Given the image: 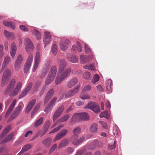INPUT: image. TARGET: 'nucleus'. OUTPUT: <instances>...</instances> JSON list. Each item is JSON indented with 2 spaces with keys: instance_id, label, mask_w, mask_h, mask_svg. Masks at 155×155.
Masks as SVG:
<instances>
[{
  "instance_id": "f257e3e1",
  "label": "nucleus",
  "mask_w": 155,
  "mask_h": 155,
  "mask_svg": "<svg viewBox=\"0 0 155 155\" xmlns=\"http://www.w3.org/2000/svg\"><path fill=\"white\" fill-rule=\"evenodd\" d=\"M67 65V63L64 59H61L59 62V69L54 83L56 85L60 84L66 78L69 76L71 72V68L64 71L65 67Z\"/></svg>"
},
{
  "instance_id": "f03ea898",
  "label": "nucleus",
  "mask_w": 155,
  "mask_h": 155,
  "mask_svg": "<svg viewBox=\"0 0 155 155\" xmlns=\"http://www.w3.org/2000/svg\"><path fill=\"white\" fill-rule=\"evenodd\" d=\"M3 71V73L1 84L2 87H4L8 82L11 75V70L8 68H4L3 71Z\"/></svg>"
},
{
  "instance_id": "7ed1b4c3",
  "label": "nucleus",
  "mask_w": 155,
  "mask_h": 155,
  "mask_svg": "<svg viewBox=\"0 0 155 155\" xmlns=\"http://www.w3.org/2000/svg\"><path fill=\"white\" fill-rule=\"evenodd\" d=\"M24 107L22 102H20L18 105L14 110L10 116L9 120L11 121L15 118L21 112Z\"/></svg>"
},
{
  "instance_id": "20e7f679",
  "label": "nucleus",
  "mask_w": 155,
  "mask_h": 155,
  "mask_svg": "<svg viewBox=\"0 0 155 155\" xmlns=\"http://www.w3.org/2000/svg\"><path fill=\"white\" fill-rule=\"evenodd\" d=\"M84 108L90 109L95 113H97L100 111V108L99 106L97 103L93 102H89L84 107Z\"/></svg>"
},
{
  "instance_id": "39448f33",
  "label": "nucleus",
  "mask_w": 155,
  "mask_h": 155,
  "mask_svg": "<svg viewBox=\"0 0 155 155\" xmlns=\"http://www.w3.org/2000/svg\"><path fill=\"white\" fill-rule=\"evenodd\" d=\"M24 45L26 51L28 53L31 52L34 49V47L33 43L29 38H25Z\"/></svg>"
},
{
  "instance_id": "423d86ee",
  "label": "nucleus",
  "mask_w": 155,
  "mask_h": 155,
  "mask_svg": "<svg viewBox=\"0 0 155 155\" xmlns=\"http://www.w3.org/2000/svg\"><path fill=\"white\" fill-rule=\"evenodd\" d=\"M16 80L14 79H12L9 82L6 88L4 94L6 95L11 92L14 88Z\"/></svg>"
},
{
  "instance_id": "0eeeda50",
  "label": "nucleus",
  "mask_w": 155,
  "mask_h": 155,
  "mask_svg": "<svg viewBox=\"0 0 155 155\" xmlns=\"http://www.w3.org/2000/svg\"><path fill=\"white\" fill-rule=\"evenodd\" d=\"M23 60L24 58L21 54H18L17 58L15 62L14 65L15 69V71H18L19 69Z\"/></svg>"
},
{
  "instance_id": "6e6552de",
  "label": "nucleus",
  "mask_w": 155,
  "mask_h": 155,
  "mask_svg": "<svg viewBox=\"0 0 155 155\" xmlns=\"http://www.w3.org/2000/svg\"><path fill=\"white\" fill-rule=\"evenodd\" d=\"M64 109V106L63 105L60 106L56 111L53 115L52 119L54 122L62 114Z\"/></svg>"
},
{
  "instance_id": "1a4fd4ad",
  "label": "nucleus",
  "mask_w": 155,
  "mask_h": 155,
  "mask_svg": "<svg viewBox=\"0 0 155 155\" xmlns=\"http://www.w3.org/2000/svg\"><path fill=\"white\" fill-rule=\"evenodd\" d=\"M41 59V55L39 52H38L36 53V55L34 60V64L33 70V71L35 72L37 69L38 65L39 64Z\"/></svg>"
},
{
  "instance_id": "9d476101",
  "label": "nucleus",
  "mask_w": 155,
  "mask_h": 155,
  "mask_svg": "<svg viewBox=\"0 0 155 155\" xmlns=\"http://www.w3.org/2000/svg\"><path fill=\"white\" fill-rule=\"evenodd\" d=\"M44 47L45 48L47 45L49 44L51 41V37L49 32L46 31L44 33Z\"/></svg>"
},
{
  "instance_id": "9b49d317",
  "label": "nucleus",
  "mask_w": 155,
  "mask_h": 155,
  "mask_svg": "<svg viewBox=\"0 0 155 155\" xmlns=\"http://www.w3.org/2000/svg\"><path fill=\"white\" fill-rule=\"evenodd\" d=\"M70 43V41L67 39L62 40L60 43V47L61 50L63 51L66 50L68 49V46Z\"/></svg>"
},
{
  "instance_id": "f8f14e48",
  "label": "nucleus",
  "mask_w": 155,
  "mask_h": 155,
  "mask_svg": "<svg viewBox=\"0 0 155 155\" xmlns=\"http://www.w3.org/2000/svg\"><path fill=\"white\" fill-rule=\"evenodd\" d=\"M68 132L67 130L64 129L62 130L58 133L57 134L55 138L53 140V142H55L58 140H59L66 135Z\"/></svg>"
},
{
  "instance_id": "ddd939ff",
  "label": "nucleus",
  "mask_w": 155,
  "mask_h": 155,
  "mask_svg": "<svg viewBox=\"0 0 155 155\" xmlns=\"http://www.w3.org/2000/svg\"><path fill=\"white\" fill-rule=\"evenodd\" d=\"M81 131V128L80 127H77L72 130L73 135L71 137L72 141L75 140L78 138V134L80 133Z\"/></svg>"
},
{
  "instance_id": "4468645a",
  "label": "nucleus",
  "mask_w": 155,
  "mask_h": 155,
  "mask_svg": "<svg viewBox=\"0 0 155 155\" xmlns=\"http://www.w3.org/2000/svg\"><path fill=\"white\" fill-rule=\"evenodd\" d=\"M22 83L20 82H18L17 83L16 86L13 91L9 95L11 97L17 95L18 92L21 90Z\"/></svg>"
},
{
  "instance_id": "2eb2a0df",
  "label": "nucleus",
  "mask_w": 155,
  "mask_h": 155,
  "mask_svg": "<svg viewBox=\"0 0 155 155\" xmlns=\"http://www.w3.org/2000/svg\"><path fill=\"white\" fill-rule=\"evenodd\" d=\"M35 103L36 100L35 99L32 100L29 102L25 110V113H28L31 111Z\"/></svg>"
},
{
  "instance_id": "dca6fc26",
  "label": "nucleus",
  "mask_w": 155,
  "mask_h": 155,
  "mask_svg": "<svg viewBox=\"0 0 155 155\" xmlns=\"http://www.w3.org/2000/svg\"><path fill=\"white\" fill-rule=\"evenodd\" d=\"M54 92V90L53 89H51L48 92L44 102L45 105L50 100L51 97L52 96Z\"/></svg>"
},
{
  "instance_id": "f3484780",
  "label": "nucleus",
  "mask_w": 155,
  "mask_h": 155,
  "mask_svg": "<svg viewBox=\"0 0 155 155\" xmlns=\"http://www.w3.org/2000/svg\"><path fill=\"white\" fill-rule=\"evenodd\" d=\"M78 80L76 78H71L68 82L67 87L69 88L73 87L78 83Z\"/></svg>"
},
{
  "instance_id": "a211bd4d",
  "label": "nucleus",
  "mask_w": 155,
  "mask_h": 155,
  "mask_svg": "<svg viewBox=\"0 0 155 155\" xmlns=\"http://www.w3.org/2000/svg\"><path fill=\"white\" fill-rule=\"evenodd\" d=\"M57 72L56 67L55 66H53L51 68L48 75L55 78Z\"/></svg>"
},
{
  "instance_id": "6ab92c4d",
  "label": "nucleus",
  "mask_w": 155,
  "mask_h": 155,
  "mask_svg": "<svg viewBox=\"0 0 155 155\" xmlns=\"http://www.w3.org/2000/svg\"><path fill=\"white\" fill-rule=\"evenodd\" d=\"M14 137V134L12 133H10L7 137H5L0 142V144H2L12 140L13 139Z\"/></svg>"
},
{
  "instance_id": "aec40b11",
  "label": "nucleus",
  "mask_w": 155,
  "mask_h": 155,
  "mask_svg": "<svg viewBox=\"0 0 155 155\" xmlns=\"http://www.w3.org/2000/svg\"><path fill=\"white\" fill-rule=\"evenodd\" d=\"M17 48L15 44L13 42L11 46V50L10 51V54L12 58H14L16 52Z\"/></svg>"
},
{
  "instance_id": "412c9836",
  "label": "nucleus",
  "mask_w": 155,
  "mask_h": 155,
  "mask_svg": "<svg viewBox=\"0 0 155 155\" xmlns=\"http://www.w3.org/2000/svg\"><path fill=\"white\" fill-rule=\"evenodd\" d=\"M51 138L48 137L43 140L42 141V143L44 147L46 148H48L51 145Z\"/></svg>"
},
{
  "instance_id": "4be33fe9",
  "label": "nucleus",
  "mask_w": 155,
  "mask_h": 155,
  "mask_svg": "<svg viewBox=\"0 0 155 155\" xmlns=\"http://www.w3.org/2000/svg\"><path fill=\"white\" fill-rule=\"evenodd\" d=\"M12 127L11 125H9L5 127L0 135V140L3 138L10 131Z\"/></svg>"
},
{
  "instance_id": "5701e85b",
  "label": "nucleus",
  "mask_w": 155,
  "mask_h": 155,
  "mask_svg": "<svg viewBox=\"0 0 155 155\" xmlns=\"http://www.w3.org/2000/svg\"><path fill=\"white\" fill-rule=\"evenodd\" d=\"M16 100H14L13 101L12 103L10 105L7 111L6 116H8L10 114L15 106L16 104Z\"/></svg>"
},
{
  "instance_id": "b1692460",
  "label": "nucleus",
  "mask_w": 155,
  "mask_h": 155,
  "mask_svg": "<svg viewBox=\"0 0 155 155\" xmlns=\"http://www.w3.org/2000/svg\"><path fill=\"white\" fill-rule=\"evenodd\" d=\"M69 140L68 139L65 138L63 140L60 142L58 148L61 149L62 147L66 146L69 143Z\"/></svg>"
},
{
  "instance_id": "393cba45",
  "label": "nucleus",
  "mask_w": 155,
  "mask_h": 155,
  "mask_svg": "<svg viewBox=\"0 0 155 155\" xmlns=\"http://www.w3.org/2000/svg\"><path fill=\"white\" fill-rule=\"evenodd\" d=\"M10 58L8 56L6 57L4 59L2 65V69L1 71H2L4 68L6 67L7 65L10 62Z\"/></svg>"
},
{
  "instance_id": "a878e982",
  "label": "nucleus",
  "mask_w": 155,
  "mask_h": 155,
  "mask_svg": "<svg viewBox=\"0 0 155 155\" xmlns=\"http://www.w3.org/2000/svg\"><path fill=\"white\" fill-rule=\"evenodd\" d=\"M98 141L97 140H94L92 143V144L93 145V146H92V147H90L89 145H87L85 147L86 150H93L95 148L96 146H97Z\"/></svg>"
},
{
  "instance_id": "bb28decb",
  "label": "nucleus",
  "mask_w": 155,
  "mask_h": 155,
  "mask_svg": "<svg viewBox=\"0 0 155 155\" xmlns=\"http://www.w3.org/2000/svg\"><path fill=\"white\" fill-rule=\"evenodd\" d=\"M77 46L75 45L72 46L71 48V50L73 51H78L79 52H81L82 51V47L80 43L78 42H77Z\"/></svg>"
},
{
  "instance_id": "cd10ccee",
  "label": "nucleus",
  "mask_w": 155,
  "mask_h": 155,
  "mask_svg": "<svg viewBox=\"0 0 155 155\" xmlns=\"http://www.w3.org/2000/svg\"><path fill=\"white\" fill-rule=\"evenodd\" d=\"M81 120L80 113H76L73 115L71 119V122H75L76 121Z\"/></svg>"
},
{
  "instance_id": "c85d7f7f",
  "label": "nucleus",
  "mask_w": 155,
  "mask_h": 155,
  "mask_svg": "<svg viewBox=\"0 0 155 155\" xmlns=\"http://www.w3.org/2000/svg\"><path fill=\"white\" fill-rule=\"evenodd\" d=\"M3 24L5 26L9 27L12 29H14L15 28V25L12 22L4 21H3Z\"/></svg>"
},
{
  "instance_id": "c756f323",
  "label": "nucleus",
  "mask_w": 155,
  "mask_h": 155,
  "mask_svg": "<svg viewBox=\"0 0 155 155\" xmlns=\"http://www.w3.org/2000/svg\"><path fill=\"white\" fill-rule=\"evenodd\" d=\"M49 67H47L43 69L40 75V78H44L46 75L49 70Z\"/></svg>"
},
{
  "instance_id": "7c9ffc66",
  "label": "nucleus",
  "mask_w": 155,
  "mask_h": 155,
  "mask_svg": "<svg viewBox=\"0 0 155 155\" xmlns=\"http://www.w3.org/2000/svg\"><path fill=\"white\" fill-rule=\"evenodd\" d=\"M31 145L30 144H28L25 145L21 151L18 153V155H20L25 152L28 151L31 147Z\"/></svg>"
},
{
  "instance_id": "2f4dec72",
  "label": "nucleus",
  "mask_w": 155,
  "mask_h": 155,
  "mask_svg": "<svg viewBox=\"0 0 155 155\" xmlns=\"http://www.w3.org/2000/svg\"><path fill=\"white\" fill-rule=\"evenodd\" d=\"M80 114L81 120H87L89 119L88 114L86 112L80 113Z\"/></svg>"
},
{
  "instance_id": "473e14b6",
  "label": "nucleus",
  "mask_w": 155,
  "mask_h": 155,
  "mask_svg": "<svg viewBox=\"0 0 155 155\" xmlns=\"http://www.w3.org/2000/svg\"><path fill=\"white\" fill-rule=\"evenodd\" d=\"M69 115L68 114L65 115L64 116L58 120L57 121V123H59L60 124L62 122H63L66 121L69 117Z\"/></svg>"
},
{
  "instance_id": "72a5a7b5",
  "label": "nucleus",
  "mask_w": 155,
  "mask_h": 155,
  "mask_svg": "<svg viewBox=\"0 0 155 155\" xmlns=\"http://www.w3.org/2000/svg\"><path fill=\"white\" fill-rule=\"evenodd\" d=\"M116 147L115 144V141L114 140H110V142L108 144V148L109 149L112 150L114 149Z\"/></svg>"
},
{
  "instance_id": "f704fd0d",
  "label": "nucleus",
  "mask_w": 155,
  "mask_h": 155,
  "mask_svg": "<svg viewBox=\"0 0 155 155\" xmlns=\"http://www.w3.org/2000/svg\"><path fill=\"white\" fill-rule=\"evenodd\" d=\"M107 84L106 89L110 92L112 91V88L111 87L112 86V81L111 80H108L107 81Z\"/></svg>"
},
{
  "instance_id": "c9c22d12",
  "label": "nucleus",
  "mask_w": 155,
  "mask_h": 155,
  "mask_svg": "<svg viewBox=\"0 0 155 155\" xmlns=\"http://www.w3.org/2000/svg\"><path fill=\"white\" fill-rule=\"evenodd\" d=\"M90 130L92 133H96L98 130V125L97 124L94 123L90 127Z\"/></svg>"
},
{
  "instance_id": "e433bc0d",
  "label": "nucleus",
  "mask_w": 155,
  "mask_h": 155,
  "mask_svg": "<svg viewBox=\"0 0 155 155\" xmlns=\"http://www.w3.org/2000/svg\"><path fill=\"white\" fill-rule=\"evenodd\" d=\"M67 58L69 61L73 63H76L78 61L77 57L75 55H72L71 57H69L68 55Z\"/></svg>"
},
{
  "instance_id": "4c0bfd02",
  "label": "nucleus",
  "mask_w": 155,
  "mask_h": 155,
  "mask_svg": "<svg viewBox=\"0 0 155 155\" xmlns=\"http://www.w3.org/2000/svg\"><path fill=\"white\" fill-rule=\"evenodd\" d=\"M40 105L41 104L39 103L35 106L31 113V117H34L35 113L39 110L40 107Z\"/></svg>"
},
{
  "instance_id": "58836bf2",
  "label": "nucleus",
  "mask_w": 155,
  "mask_h": 155,
  "mask_svg": "<svg viewBox=\"0 0 155 155\" xmlns=\"http://www.w3.org/2000/svg\"><path fill=\"white\" fill-rule=\"evenodd\" d=\"M44 118L43 117H41L35 122L34 126L35 127H37L41 125L43 122Z\"/></svg>"
},
{
  "instance_id": "ea45409f",
  "label": "nucleus",
  "mask_w": 155,
  "mask_h": 155,
  "mask_svg": "<svg viewBox=\"0 0 155 155\" xmlns=\"http://www.w3.org/2000/svg\"><path fill=\"white\" fill-rule=\"evenodd\" d=\"M31 32L32 34L36 36L37 39L39 40L41 38V34L38 31L34 29Z\"/></svg>"
},
{
  "instance_id": "a19ab883",
  "label": "nucleus",
  "mask_w": 155,
  "mask_h": 155,
  "mask_svg": "<svg viewBox=\"0 0 155 155\" xmlns=\"http://www.w3.org/2000/svg\"><path fill=\"white\" fill-rule=\"evenodd\" d=\"M54 78L48 75L45 81V84L46 85H48L51 83L54 80Z\"/></svg>"
},
{
  "instance_id": "79ce46f5",
  "label": "nucleus",
  "mask_w": 155,
  "mask_h": 155,
  "mask_svg": "<svg viewBox=\"0 0 155 155\" xmlns=\"http://www.w3.org/2000/svg\"><path fill=\"white\" fill-rule=\"evenodd\" d=\"M92 88V86L90 84H87L85 85L82 91V92H88L90 91Z\"/></svg>"
},
{
  "instance_id": "37998d69",
  "label": "nucleus",
  "mask_w": 155,
  "mask_h": 155,
  "mask_svg": "<svg viewBox=\"0 0 155 155\" xmlns=\"http://www.w3.org/2000/svg\"><path fill=\"white\" fill-rule=\"evenodd\" d=\"M85 140V138L84 137H82L80 138L77 141H72L73 144L77 145L82 143Z\"/></svg>"
},
{
  "instance_id": "c03bdc74",
  "label": "nucleus",
  "mask_w": 155,
  "mask_h": 155,
  "mask_svg": "<svg viewBox=\"0 0 155 155\" xmlns=\"http://www.w3.org/2000/svg\"><path fill=\"white\" fill-rule=\"evenodd\" d=\"M99 116L101 118L104 117L107 119H109L110 117V115L106 111L101 112Z\"/></svg>"
},
{
  "instance_id": "a18cd8bd",
  "label": "nucleus",
  "mask_w": 155,
  "mask_h": 155,
  "mask_svg": "<svg viewBox=\"0 0 155 155\" xmlns=\"http://www.w3.org/2000/svg\"><path fill=\"white\" fill-rule=\"evenodd\" d=\"M84 68L93 71H94L96 70V69L94 67L93 64H92L86 65L84 67Z\"/></svg>"
},
{
  "instance_id": "49530a36",
  "label": "nucleus",
  "mask_w": 155,
  "mask_h": 155,
  "mask_svg": "<svg viewBox=\"0 0 155 155\" xmlns=\"http://www.w3.org/2000/svg\"><path fill=\"white\" fill-rule=\"evenodd\" d=\"M31 65V64L25 63L24 69V72L25 74H26L28 72Z\"/></svg>"
},
{
  "instance_id": "de8ad7c7",
  "label": "nucleus",
  "mask_w": 155,
  "mask_h": 155,
  "mask_svg": "<svg viewBox=\"0 0 155 155\" xmlns=\"http://www.w3.org/2000/svg\"><path fill=\"white\" fill-rule=\"evenodd\" d=\"M80 97L84 100L89 99L90 98V96L88 94L83 93L82 92L80 96Z\"/></svg>"
},
{
  "instance_id": "09e8293b",
  "label": "nucleus",
  "mask_w": 155,
  "mask_h": 155,
  "mask_svg": "<svg viewBox=\"0 0 155 155\" xmlns=\"http://www.w3.org/2000/svg\"><path fill=\"white\" fill-rule=\"evenodd\" d=\"M99 76L97 74H95L92 80V82L93 84L95 83L99 80Z\"/></svg>"
},
{
  "instance_id": "8fccbe9b",
  "label": "nucleus",
  "mask_w": 155,
  "mask_h": 155,
  "mask_svg": "<svg viewBox=\"0 0 155 155\" xmlns=\"http://www.w3.org/2000/svg\"><path fill=\"white\" fill-rule=\"evenodd\" d=\"M64 126V125L62 124L60 125L58 127H55L53 130L51 131L49 133V134H51L56 132L59 130L61 128H62Z\"/></svg>"
},
{
  "instance_id": "3c124183",
  "label": "nucleus",
  "mask_w": 155,
  "mask_h": 155,
  "mask_svg": "<svg viewBox=\"0 0 155 155\" xmlns=\"http://www.w3.org/2000/svg\"><path fill=\"white\" fill-rule=\"evenodd\" d=\"M4 34L5 36L7 38H10L12 36H13L14 35L13 33L9 32L6 30H4Z\"/></svg>"
},
{
  "instance_id": "603ef678",
  "label": "nucleus",
  "mask_w": 155,
  "mask_h": 155,
  "mask_svg": "<svg viewBox=\"0 0 155 155\" xmlns=\"http://www.w3.org/2000/svg\"><path fill=\"white\" fill-rule=\"evenodd\" d=\"M51 51L54 55H56L57 52V47L55 44H54L52 45L51 48Z\"/></svg>"
},
{
  "instance_id": "864d4df0",
  "label": "nucleus",
  "mask_w": 155,
  "mask_h": 155,
  "mask_svg": "<svg viewBox=\"0 0 155 155\" xmlns=\"http://www.w3.org/2000/svg\"><path fill=\"white\" fill-rule=\"evenodd\" d=\"M113 133L114 136L116 137L118 135V131L116 125H114L113 127Z\"/></svg>"
},
{
  "instance_id": "5fc2aeb1",
  "label": "nucleus",
  "mask_w": 155,
  "mask_h": 155,
  "mask_svg": "<svg viewBox=\"0 0 155 155\" xmlns=\"http://www.w3.org/2000/svg\"><path fill=\"white\" fill-rule=\"evenodd\" d=\"M33 56L32 54H30L26 63L31 64L33 60Z\"/></svg>"
},
{
  "instance_id": "6e6d98bb",
  "label": "nucleus",
  "mask_w": 155,
  "mask_h": 155,
  "mask_svg": "<svg viewBox=\"0 0 155 155\" xmlns=\"http://www.w3.org/2000/svg\"><path fill=\"white\" fill-rule=\"evenodd\" d=\"M74 95L72 90H70L65 95L66 97L72 96Z\"/></svg>"
},
{
  "instance_id": "4d7b16f0",
  "label": "nucleus",
  "mask_w": 155,
  "mask_h": 155,
  "mask_svg": "<svg viewBox=\"0 0 155 155\" xmlns=\"http://www.w3.org/2000/svg\"><path fill=\"white\" fill-rule=\"evenodd\" d=\"M83 76L85 79H88L91 77V74L89 72H86L84 73Z\"/></svg>"
},
{
  "instance_id": "13d9d810",
  "label": "nucleus",
  "mask_w": 155,
  "mask_h": 155,
  "mask_svg": "<svg viewBox=\"0 0 155 155\" xmlns=\"http://www.w3.org/2000/svg\"><path fill=\"white\" fill-rule=\"evenodd\" d=\"M57 98L56 97H55L53 98L51 101L49 105H50L51 107H53L55 104V102L57 100Z\"/></svg>"
},
{
  "instance_id": "bf43d9fd",
  "label": "nucleus",
  "mask_w": 155,
  "mask_h": 155,
  "mask_svg": "<svg viewBox=\"0 0 155 155\" xmlns=\"http://www.w3.org/2000/svg\"><path fill=\"white\" fill-rule=\"evenodd\" d=\"M47 131V130L46 129L40 130L38 134L39 136H40L41 137L45 134Z\"/></svg>"
},
{
  "instance_id": "052dcab7",
  "label": "nucleus",
  "mask_w": 155,
  "mask_h": 155,
  "mask_svg": "<svg viewBox=\"0 0 155 155\" xmlns=\"http://www.w3.org/2000/svg\"><path fill=\"white\" fill-rule=\"evenodd\" d=\"M57 144H54L53 146L51 147L49 151V153L50 154L51 153L54 151L55 149L57 148Z\"/></svg>"
},
{
  "instance_id": "680f3d73",
  "label": "nucleus",
  "mask_w": 155,
  "mask_h": 155,
  "mask_svg": "<svg viewBox=\"0 0 155 155\" xmlns=\"http://www.w3.org/2000/svg\"><path fill=\"white\" fill-rule=\"evenodd\" d=\"M32 83H29L28 84L25 90L26 91H27V92H28L30 91V90L32 88Z\"/></svg>"
},
{
  "instance_id": "e2e57ef3",
  "label": "nucleus",
  "mask_w": 155,
  "mask_h": 155,
  "mask_svg": "<svg viewBox=\"0 0 155 155\" xmlns=\"http://www.w3.org/2000/svg\"><path fill=\"white\" fill-rule=\"evenodd\" d=\"M52 107H51L49 104L48 106L46 107L45 108L44 110V111L47 113L51 110Z\"/></svg>"
},
{
  "instance_id": "0e129e2a",
  "label": "nucleus",
  "mask_w": 155,
  "mask_h": 155,
  "mask_svg": "<svg viewBox=\"0 0 155 155\" xmlns=\"http://www.w3.org/2000/svg\"><path fill=\"white\" fill-rule=\"evenodd\" d=\"M28 92L25 90L22 91L19 96V98L21 99L24 97L27 93Z\"/></svg>"
},
{
  "instance_id": "69168bd1",
  "label": "nucleus",
  "mask_w": 155,
  "mask_h": 155,
  "mask_svg": "<svg viewBox=\"0 0 155 155\" xmlns=\"http://www.w3.org/2000/svg\"><path fill=\"white\" fill-rule=\"evenodd\" d=\"M80 85H78L73 89L72 90L74 94H75L79 91V90L80 87Z\"/></svg>"
},
{
  "instance_id": "338daca9",
  "label": "nucleus",
  "mask_w": 155,
  "mask_h": 155,
  "mask_svg": "<svg viewBox=\"0 0 155 155\" xmlns=\"http://www.w3.org/2000/svg\"><path fill=\"white\" fill-rule=\"evenodd\" d=\"M20 29L22 31H28V29L24 25H21L19 26Z\"/></svg>"
},
{
  "instance_id": "774afa93",
  "label": "nucleus",
  "mask_w": 155,
  "mask_h": 155,
  "mask_svg": "<svg viewBox=\"0 0 155 155\" xmlns=\"http://www.w3.org/2000/svg\"><path fill=\"white\" fill-rule=\"evenodd\" d=\"M99 123L102 125L103 127L105 129L107 128V126L106 123L102 121H99Z\"/></svg>"
}]
</instances>
